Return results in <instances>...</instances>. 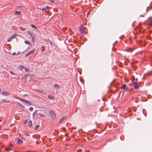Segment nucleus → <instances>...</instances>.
I'll list each match as a JSON object with an SVG mask.
<instances>
[{
	"instance_id": "cd10ccee",
	"label": "nucleus",
	"mask_w": 152,
	"mask_h": 152,
	"mask_svg": "<svg viewBox=\"0 0 152 152\" xmlns=\"http://www.w3.org/2000/svg\"><path fill=\"white\" fill-rule=\"evenodd\" d=\"M40 10H41L42 11H45V8H41Z\"/></svg>"
},
{
	"instance_id": "1a4fd4ad",
	"label": "nucleus",
	"mask_w": 152,
	"mask_h": 152,
	"mask_svg": "<svg viewBox=\"0 0 152 152\" xmlns=\"http://www.w3.org/2000/svg\"><path fill=\"white\" fill-rule=\"evenodd\" d=\"M19 68L20 71H23V69H25V67L23 66H19Z\"/></svg>"
},
{
	"instance_id": "4c0bfd02",
	"label": "nucleus",
	"mask_w": 152,
	"mask_h": 152,
	"mask_svg": "<svg viewBox=\"0 0 152 152\" xmlns=\"http://www.w3.org/2000/svg\"><path fill=\"white\" fill-rule=\"evenodd\" d=\"M48 6H46L45 7V10L48 9Z\"/></svg>"
},
{
	"instance_id": "c756f323",
	"label": "nucleus",
	"mask_w": 152,
	"mask_h": 152,
	"mask_svg": "<svg viewBox=\"0 0 152 152\" xmlns=\"http://www.w3.org/2000/svg\"><path fill=\"white\" fill-rule=\"evenodd\" d=\"M39 125H37L35 127V129H38L39 128Z\"/></svg>"
},
{
	"instance_id": "9d476101",
	"label": "nucleus",
	"mask_w": 152,
	"mask_h": 152,
	"mask_svg": "<svg viewBox=\"0 0 152 152\" xmlns=\"http://www.w3.org/2000/svg\"><path fill=\"white\" fill-rule=\"evenodd\" d=\"M35 90L38 91L39 93H41L43 94H46V93L42 90Z\"/></svg>"
},
{
	"instance_id": "2eb2a0df",
	"label": "nucleus",
	"mask_w": 152,
	"mask_h": 152,
	"mask_svg": "<svg viewBox=\"0 0 152 152\" xmlns=\"http://www.w3.org/2000/svg\"><path fill=\"white\" fill-rule=\"evenodd\" d=\"M28 126L30 127H31L32 126V121H29L28 123Z\"/></svg>"
},
{
	"instance_id": "a19ab883",
	"label": "nucleus",
	"mask_w": 152,
	"mask_h": 152,
	"mask_svg": "<svg viewBox=\"0 0 152 152\" xmlns=\"http://www.w3.org/2000/svg\"><path fill=\"white\" fill-rule=\"evenodd\" d=\"M36 111H35V112L33 113V115H34V114L36 113Z\"/></svg>"
},
{
	"instance_id": "c85d7f7f",
	"label": "nucleus",
	"mask_w": 152,
	"mask_h": 152,
	"mask_svg": "<svg viewBox=\"0 0 152 152\" xmlns=\"http://www.w3.org/2000/svg\"><path fill=\"white\" fill-rule=\"evenodd\" d=\"M28 121V120L27 119H26L24 121V123L25 124H26L27 123Z\"/></svg>"
},
{
	"instance_id": "2f4dec72",
	"label": "nucleus",
	"mask_w": 152,
	"mask_h": 152,
	"mask_svg": "<svg viewBox=\"0 0 152 152\" xmlns=\"http://www.w3.org/2000/svg\"><path fill=\"white\" fill-rule=\"evenodd\" d=\"M29 110L30 111H32L33 110V108L32 107H30Z\"/></svg>"
},
{
	"instance_id": "79ce46f5",
	"label": "nucleus",
	"mask_w": 152,
	"mask_h": 152,
	"mask_svg": "<svg viewBox=\"0 0 152 152\" xmlns=\"http://www.w3.org/2000/svg\"><path fill=\"white\" fill-rule=\"evenodd\" d=\"M140 16L141 17H144V16L142 15H140Z\"/></svg>"
},
{
	"instance_id": "dca6fc26",
	"label": "nucleus",
	"mask_w": 152,
	"mask_h": 152,
	"mask_svg": "<svg viewBox=\"0 0 152 152\" xmlns=\"http://www.w3.org/2000/svg\"><path fill=\"white\" fill-rule=\"evenodd\" d=\"M54 87L56 89H57L58 88H59V86L57 84H55Z\"/></svg>"
},
{
	"instance_id": "ea45409f",
	"label": "nucleus",
	"mask_w": 152,
	"mask_h": 152,
	"mask_svg": "<svg viewBox=\"0 0 152 152\" xmlns=\"http://www.w3.org/2000/svg\"><path fill=\"white\" fill-rule=\"evenodd\" d=\"M18 104L21 107H22V105L20 103H18Z\"/></svg>"
},
{
	"instance_id": "f3484780",
	"label": "nucleus",
	"mask_w": 152,
	"mask_h": 152,
	"mask_svg": "<svg viewBox=\"0 0 152 152\" xmlns=\"http://www.w3.org/2000/svg\"><path fill=\"white\" fill-rule=\"evenodd\" d=\"M48 98L49 99H54V98L53 96H50V95H48Z\"/></svg>"
},
{
	"instance_id": "b1692460",
	"label": "nucleus",
	"mask_w": 152,
	"mask_h": 152,
	"mask_svg": "<svg viewBox=\"0 0 152 152\" xmlns=\"http://www.w3.org/2000/svg\"><path fill=\"white\" fill-rule=\"evenodd\" d=\"M25 42L26 44L28 45V44H30V42H28V41H25Z\"/></svg>"
},
{
	"instance_id": "a878e982",
	"label": "nucleus",
	"mask_w": 152,
	"mask_h": 152,
	"mask_svg": "<svg viewBox=\"0 0 152 152\" xmlns=\"http://www.w3.org/2000/svg\"><path fill=\"white\" fill-rule=\"evenodd\" d=\"M31 26L33 28H34L37 29V28L33 24H31Z\"/></svg>"
},
{
	"instance_id": "473e14b6",
	"label": "nucleus",
	"mask_w": 152,
	"mask_h": 152,
	"mask_svg": "<svg viewBox=\"0 0 152 152\" xmlns=\"http://www.w3.org/2000/svg\"><path fill=\"white\" fill-rule=\"evenodd\" d=\"M12 54H13V55H16L17 54V53L15 52H14Z\"/></svg>"
},
{
	"instance_id": "72a5a7b5",
	"label": "nucleus",
	"mask_w": 152,
	"mask_h": 152,
	"mask_svg": "<svg viewBox=\"0 0 152 152\" xmlns=\"http://www.w3.org/2000/svg\"><path fill=\"white\" fill-rule=\"evenodd\" d=\"M49 43H50L51 45H53L52 43L51 42H49Z\"/></svg>"
},
{
	"instance_id": "20e7f679",
	"label": "nucleus",
	"mask_w": 152,
	"mask_h": 152,
	"mask_svg": "<svg viewBox=\"0 0 152 152\" xmlns=\"http://www.w3.org/2000/svg\"><path fill=\"white\" fill-rule=\"evenodd\" d=\"M2 95L3 96H8L10 94V93L7 91H2L1 93Z\"/></svg>"
},
{
	"instance_id": "7c9ffc66",
	"label": "nucleus",
	"mask_w": 152,
	"mask_h": 152,
	"mask_svg": "<svg viewBox=\"0 0 152 152\" xmlns=\"http://www.w3.org/2000/svg\"><path fill=\"white\" fill-rule=\"evenodd\" d=\"M10 73L12 75H15V74L13 73L11 71H10Z\"/></svg>"
},
{
	"instance_id": "f03ea898",
	"label": "nucleus",
	"mask_w": 152,
	"mask_h": 152,
	"mask_svg": "<svg viewBox=\"0 0 152 152\" xmlns=\"http://www.w3.org/2000/svg\"><path fill=\"white\" fill-rule=\"evenodd\" d=\"M84 27L83 25H81L79 27V31L81 34H83L84 33Z\"/></svg>"
},
{
	"instance_id": "6ab92c4d",
	"label": "nucleus",
	"mask_w": 152,
	"mask_h": 152,
	"mask_svg": "<svg viewBox=\"0 0 152 152\" xmlns=\"http://www.w3.org/2000/svg\"><path fill=\"white\" fill-rule=\"evenodd\" d=\"M26 104L29 106L31 105V103L30 102L28 101L27 102H26Z\"/></svg>"
},
{
	"instance_id": "e433bc0d",
	"label": "nucleus",
	"mask_w": 152,
	"mask_h": 152,
	"mask_svg": "<svg viewBox=\"0 0 152 152\" xmlns=\"http://www.w3.org/2000/svg\"><path fill=\"white\" fill-rule=\"evenodd\" d=\"M50 1L52 2H53L54 1V0H50Z\"/></svg>"
},
{
	"instance_id": "f257e3e1",
	"label": "nucleus",
	"mask_w": 152,
	"mask_h": 152,
	"mask_svg": "<svg viewBox=\"0 0 152 152\" xmlns=\"http://www.w3.org/2000/svg\"><path fill=\"white\" fill-rule=\"evenodd\" d=\"M50 115L52 119H54L56 118V114L52 110H50L49 111Z\"/></svg>"
},
{
	"instance_id": "4be33fe9",
	"label": "nucleus",
	"mask_w": 152,
	"mask_h": 152,
	"mask_svg": "<svg viewBox=\"0 0 152 152\" xmlns=\"http://www.w3.org/2000/svg\"><path fill=\"white\" fill-rule=\"evenodd\" d=\"M5 150L6 151H9L10 150H12L11 149L8 148H5Z\"/></svg>"
},
{
	"instance_id": "f8f14e48",
	"label": "nucleus",
	"mask_w": 152,
	"mask_h": 152,
	"mask_svg": "<svg viewBox=\"0 0 152 152\" xmlns=\"http://www.w3.org/2000/svg\"><path fill=\"white\" fill-rule=\"evenodd\" d=\"M66 118L65 116H63L59 121V122L61 123V122H62Z\"/></svg>"
},
{
	"instance_id": "aec40b11",
	"label": "nucleus",
	"mask_w": 152,
	"mask_h": 152,
	"mask_svg": "<svg viewBox=\"0 0 152 152\" xmlns=\"http://www.w3.org/2000/svg\"><path fill=\"white\" fill-rule=\"evenodd\" d=\"M1 101H3L5 102H10V101L9 100H6L4 99L2 100Z\"/></svg>"
},
{
	"instance_id": "c9c22d12",
	"label": "nucleus",
	"mask_w": 152,
	"mask_h": 152,
	"mask_svg": "<svg viewBox=\"0 0 152 152\" xmlns=\"http://www.w3.org/2000/svg\"><path fill=\"white\" fill-rule=\"evenodd\" d=\"M26 134L27 136H30V134H27V133H26Z\"/></svg>"
},
{
	"instance_id": "39448f33",
	"label": "nucleus",
	"mask_w": 152,
	"mask_h": 152,
	"mask_svg": "<svg viewBox=\"0 0 152 152\" xmlns=\"http://www.w3.org/2000/svg\"><path fill=\"white\" fill-rule=\"evenodd\" d=\"M16 140L17 141V142L18 144H22L23 143V141L19 138H18L16 139Z\"/></svg>"
},
{
	"instance_id": "423d86ee",
	"label": "nucleus",
	"mask_w": 152,
	"mask_h": 152,
	"mask_svg": "<svg viewBox=\"0 0 152 152\" xmlns=\"http://www.w3.org/2000/svg\"><path fill=\"white\" fill-rule=\"evenodd\" d=\"M16 37V35L15 34H13V35L11 37L9 38V39L7 40V41L8 42H10L13 39H14Z\"/></svg>"
},
{
	"instance_id": "ddd939ff",
	"label": "nucleus",
	"mask_w": 152,
	"mask_h": 152,
	"mask_svg": "<svg viewBox=\"0 0 152 152\" xmlns=\"http://www.w3.org/2000/svg\"><path fill=\"white\" fill-rule=\"evenodd\" d=\"M15 14H16V15H20L21 14V12H20V11H16L15 12Z\"/></svg>"
},
{
	"instance_id": "4468645a",
	"label": "nucleus",
	"mask_w": 152,
	"mask_h": 152,
	"mask_svg": "<svg viewBox=\"0 0 152 152\" xmlns=\"http://www.w3.org/2000/svg\"><path fill=\"white\" fill-rule=\"evenodd\" d=\"M126 84H124L121 87V88L122 89H124L126 88Z\"/></svg>"
},
{
	"instance_id": "9b49d317",
	"label": "nucleus",
	"mask_w": 152,
	"mask_h": 152,
	"mask_svg": "<svg viewBox=\"0 0 152 152\" xmlns=\"http://www.w3.org/2000/svg\"><path fill=\"white\" fill-rule=\"evenodd\" d=\"M19 100L22 101V102H23L24 103H25L26 104V102H27L28 101L25 100V99H22V98H20Z\"/></svg>"
},
{
	"instance_id": "bb28decb",
	"label": "nucleus",
	"mask_w": 152,
	"mask_h": 152,
	"mask_svg": "<svg viewBox=\"0 0 152 152\" xmlns=\"http://www.w3.org/2000/svg\"><path fill=\"white\" fill-rule=\"evenodd\" d=\"M31 38H32V41L33 42H35V39H33V37L31 35Z\"/></svg>"
},
{
	"instance_id": "5701e85b",
	"label": "nucleus",
	"mask_w": 152,
	"mask_h": 152,
	"mask_svg": "<svg viewBox=\"0 0 152 152\" xmlns=\"http://www.w3.org/2000/svg\"><path fill=\"white\" fill-rule=\"evenodd\" d=\"M41 49L42 51H45V47L44 46H42L41 48Z\"/></svg>"
},
{
	"instance_id": "f704fd0d",
	"label": "nucleus",
	"mask_w": 152,
	"mask_h": 152,
	"mask_svg": "<svg viewBox=\"0 0 152 152\" xmlns=\"http://www.w3.org/2000/svg\"><path fill=\"white\" fill-rule=\"evenodd\" d=\"M27 33L30 34H31V31H28V32H27Z\"/></svg>"
},
{
	"instance_id": "0eeeda50",
	"label": "nucleus",
	"mask_w": 152,
	"mask_h": 152,
	"mask_svg": "<svg viewBox=\"0 0 152 152\" xmlns=\"http://www.w3.org/2000/svg\"><path fill=\"white\" fill-rule=\"evenodd\" d=\"M134 87L135 89H137L139 87V86L137 83H135L134 84Z\"/></svg>"
},
{
	"instance_id": "7ed1b4c3",
	"label": "nucleus",
	"mask_w": 152,
	"mask_h": 152,
	"mask_svg": "<svg viewBox=\"0 0 152 152\" xmlns=\"http://www.w3.org/2000/svg\"><path fill=\"white\" fill-rule=\"evenodd\" d=\"M36 50L35 49H34L30 51L28 53H27L25 56H27L29 55H30L32 54Z\"/></svg>"
},
{
	"instance_id": "6e6552de",
	"label": "nucleus",
	"mask_w": 152,
	"mask_h": 152,
	"mask_svg": "<svg viewBox=\"0 0 152 152\" xmlns=\"http://www.w3.org/2000/svg\"><path fill=\"white\" fill-rule=\"evenodd\" d=\"M134 50V49L133 48H128L126 49V51L128 52H132Z\"/></svg>"
},
{
	"instance_id": "412c9836",
	"label": "nucleus",
	"mask_w": 152,
	"mask_h": 152,
	"mask_svg": "<svg viewBox=\"0 0 152 152\" xmlns=\"http://www.w3.org/2000/svg\"><path fill=\"white\" fill-rule=\"evenodd\" d=\"M25 71L26 72H29L30 71V70L29 69L27 68H25Z\"/></svg>"
},
{
	"instance_id": "a211bd4d",
	"label": "nucleus",
	"mask_w": 152,
	"mask_h": 152,
	"mask_svg": "<svg viewBox=\"0 0 152 152\" xmlns=\"http://www.w3.org/2000/svg\"><path fill=\"white\" fill-rule=\"evenodd\" d=\"M149 25L152 26V20L149 21Z\"/></svg>"
},
{
	"instance_id": "37998d69",
	"label": "nucleus",
	"mask_w": 152,
	"mask_h": 152,
	"mask_svg": "<svg viewBox=\"0 0 152 152\" xmlns=\"http://www.w3.org/2000/svg\"><path fill=\"white\" fill-rule=\"evenodd\" d=\"M77 152H82L81 151H77Z\"/></svg>"
},
{
	"instance_id": "393cba45",
	"label": "nucleus",
	"mask_w": 152,
	"mask_h": 152,
	"mask_svg": "<svg viewBox=\"0 0 152 152\" xmlns=\"http://www.w3.org/2000/svg\"><path fill=\"white\" fill-rule=\"evenodd\" d=\"M39 115L40 117H42V118L44 117H45L44 115H43L41 114H39Z\"/></svg>"
},
{
	"instance_id": "58836bf2",
	"label": "nucleus",
	"mask_w": 152,
	"mask_h": 152,
	"mask_svg": "<svg viewBox=\"0 0 152 152\" xmlns=\"http://www.w3.org/2000/svg\"><path fill=\"white\" fill-rule=\"evenodd\" d=\"M134 80H135V77H134V78H133V79H132V81H134Z\"/></svg>"
}]
</instances>
